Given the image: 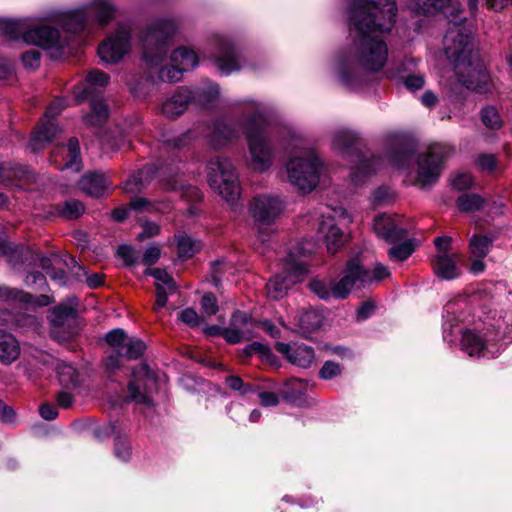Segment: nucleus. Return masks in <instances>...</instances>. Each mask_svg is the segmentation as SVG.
<instances>
[{
    "instance_id": "1",
    "label": "nucleus",
    "mask_w": 512,
    "mask_h": 512,
    "mask_svg": "<svg viewBox=\"0 0 512 512\" xmlns=\"http://www.w3.org/2000/svg\"><path fill=\"white\" fill-rule=\"evenodd\" d=\"M394 0H354L349 7L352 45L343 65L355 64L370 72L381 70L388 59V47L381 35L395 22Z\"/></svg>"
},
{
    "instance_id": "2",
    "label": "nucleus",
    "mask_w": 512,
    "mask_h": 512,
    "mask_svg": "<svg viewBox=\"0 0 512 512\" xmlns=\"http://www.w3.org/2000/svg\"><path fill=\"white\" fill-rule=\"evenodd\" d=\"M458 6L457 1L450 0V17ZM452 45L450 65L458 81L468 90L491 98L500 93L498 80L488 70V58L480 51L475 41L476 26L473 20L450 18Z\"/></svg>"
},
{
    "instance_id": "3",
    "label": "nucleus",
    "mask_w": 512,
    "mask_h": 512,
    "mask_svg": "<svg viewBox=\"0 0 512 512\" xmlns=\"http://www.w3.org/2000/svg\"><path fill=\"white\" fill-rule=\"evenodd\" d=\"M176 30L177 24L174 20L155 19L147 27L142 39L143 60L150 68H159V78L162 81L178 82L182 79L183 71L176 64L162 66Z\"/></svg>"
},
{
    "instance_id": "4",
    "label": "nucleus",
    "mask_w": 512,
    "mask_h": 512,
    "mask_svg": "<svg viewBox=\"0 0 512 512\" xmlns=\"http://www.w3.org/2000/svg\"><path fill=\"white\" fill-rule=\"evenodd\" d=\"M244 114L250 165L254 170L265 171L270 167L273 157V150L264 130L269 123L268 109L249 100L244 102Z\"/></svg>"
},
{
    "instance_id": "5",
    "label": "nucleus",
    "mask_w": 512,
    "mask_h": 512,
    "mask_svg": "<svg viewBox=\"0 0 512 512\" xmlns=\"http://www.w3.org/2000/svg\"><path fill=\"white\" fill-rule=\"evenodd\" d=\"M0 35L50 50L53 57L60 56L68 44V38L61 36L58 30L48 25H37L30 18L0 19Z\"/></svg>"
},
{
    "instance_id": "6",
    "label": "nucleus",
    "mask_w": 512,
    "mask_h": 512,
    "mask_svg": "<svg viewBox=\"0 0 512 512\" xmlns=\"http://www.w3.org/2000/svg\"><path fill=\"white\" fill-rule=\"evenodd\" d=\"M114 15L115 8L108 0H92L81 9L59 13L56 21L66 32L76 34L94 23L102 27L109 23Z\"/></svg>"
},
{
    "instance_id": "7",
    "label": "nucleus",
    "mask_w": 512,
    "mask_h": 512,
    "mask_svg": "<svg viewBox=\"0 0 512 512\" xmlns=\"http://www.w3.org/2000/svg\"><path fill=\"white\" fill-rule=\"evenodd\" d=\"M289 182L303 193H309L319 183L322 162L311 148H300L286 165Z\"/></svg>"
},
{
    "instance_id": "8",
    "label": "nucleus",
    "mask_w": 512,
    "mask_h": 512,
    "mask_svg": "<svg viewBox=\"0 0 512 512\" xmlns=\"http://www.w3.org/2000/svg\"><path fill=\"white\" fill-rule=\"evenodd\" d=\"M304 243L298 244L285 259L283 273L271 278L267 283V295L273 300L283 298L290 287L300 281L307 272L306 264L297 259L299 255L311 253L312 249L304 248Z\"/></svg>"
},
{
    "instance_id": "9",
    "label": "nucleus",
    "mask_w": 512,
    "mask_h": 512,
    "mask_svg": "<svg viewBox=\"0 0 512 512\" xmlns=\"http://www.w3.org/2000/svg\"><path fill=\"white\" fill-rule=\"evenodd\" d=\"M219 87L217 84H209L206 88H181L161 105V113L170 119H175L183 114L191 102H197L203 107H209L217 99Z\"/></svg>"
},
{
    "instance_id": "10",
    "label": "nucleus",
    "mask_w": 512,
    "mask_h": 512,
    "mask_svg": "<svg viewBox=\"0 0 512 512\" xmlns=\"http://www.w3.org/2000/svg\"><path fill=\"white\" fill-rule=\"evenodd\" d=\"M208 182L227 201H233L240 195L238 175L229 159L216 157L208 165Z\"/></svg>"
},
{
    "instance_id": "11",
    "label": "nucleus",
    "mask_w": 512,
    "mask_h": 512,
    "mask_svg": "<svg viewBox=\"0 0 512 512\" xmlns=\"http://www.w3.org/2000/svg\"><path fill=\"white\" fill-rule=\"evenodd\" d=\"M249 209L259 231H262L270 228L283 214L285 202L278 195L262 193L252 199Z\"/></svg>"
},
{
    "instance_id": "12",
    "label": "nucleus",
    "mask_w": 512,
    "mask_h": 512,
    "mask_svg": "<svg viewBox=\"0 0 512 512\" xmlns=\"http://www.w3.org/2000/svg\"><path fill=\"white\" fill-rule=\"evenodd\" d=\"M49 320L51 336L58 342L67 341L78 333L77 312L70 305L60 304L54 307Z\"/></svg>"
},
{
    "instance_id": "13",
    "label": "nucleus",
    "mask_w": 512,
    "mask_h": 512,
    "mask_svg": "<svg viewBox=\"0 0 512 512\" xmlns=\"http://www.w3.org/2000/svg\"><path fill=\"white\" fill-rule=\"evenodd\" d=\"M65 108L64 100L56 99L47 108L44 118L37 128L33 131L29 140V147L33 152H38L52 141L59 133L60 129L55 124L54 118Z\"/></svg>"
},
{
    "instance_id": "14",
    "label": "nucleus",
    "mask_w": 512,
    "mask_h": 512,
    "mask_svg": "<svg viewBox=\"0 0 512 512\" xmlns=\"http://www.w3.org/2000/svg\"><path fill=\"white\" fill-rule=\"evenodd\" d=\"M332 293L335 299H346L354 287L361 288L368 281V274L365 272L359 258L354 257L347 261L341 277L332 280Z\"/></svg>"
},
{
    "instance_id": "15",
    "label": "nucleus",
    "mask_w": 512,
    "mask_h": 512,
    "mask_svg": "<svg viewBox=\"0 0 512 512\" xmlns=\"http://www.w3.org/2000/svg\"><path fill=\"white\" fill-rule=\"evenodd\" d=\"M130 36L131 28L129 25H118L116 32L107 37L98 47L101 60L110 64L119 62L130 51Z\"/></svg>"
},
{
    "instance_id": "16",
    "label": "nucleus",
    "mask_w": 512,
    "mask_h": 512,
    "mask_svg": "<svg viewBox=\"0 0 512 512\" xmlns=\"http://www.w3.org/2000/svg\"><path fill=\"white\" fill-rule=\"evenodd\" d=\"M444 154L445 148L435 144L430 146L427 152L419 155L416 184L426 186L439 177Z\"/></svg>"
},
{
    "instance_id": "17",
    "label": "nucleus",
    "mask_w": 512,
    "mask_h": 512,
    "mask_svg": "<svg viewBox=\"0 0 512 512\" xmlns=\"http://www.w3.org/2000/svg\"><path fill=\"white\" fill-rule=\"evenodd\" d=\"M256 323L242 311H235L229 326L221 330V336L230 344L248 341L256 336Z\"/></svg>"
},
{
    "instance_id": "18",
    "label": "nucleus",
    "mask_w": 512,
    "mask_h": 512,
    "mask_svg": "<svg viewBox=\"0 0 512 512\" xmlns=\"http://www.w3.org/2000/svg\"><path fill=\"white\" fill-rule=\"evenodd\" d=\"M320 223L319 230L324 234L327 250L329 253H336L344 243V235L341 229L336 225L335 220L350 222L351 219L347 212L342 209H333Z\"/></svg>"
},
{
    "instance_id": "19",
    "label": "nucleus",
    "mask_w": 512,
    "mask_h": 512,
    "mask_svg": "<svg viewBox=\"0 0 512 512\" xmlns=\"http://www.w3.org/2000/svg\"><path fill=\"white\" fill-rule=\"evenodd\" d=\"M154 373L148 365L140 364L133 369V380L128 384L127 400L137 404L149 405L151 400L147 394L146 386L148 382H154Z\"/></svg>"
},
{
    "instance_id": "20",
    "label": "nucleus",
    "mask_w": 512,
    "mask_h": 512,
    "mask_svg": "<svg viewBox=\"0 0 512 512\" xmlns=\"http://www.w3.org/2000/svg\"><path fill=\"white\" fill-rule=\"evenodd\" d=\"M275 348L279 353L284 355L290 363L302 368L310 367L315 360L313 348L304 343L277 342Z\"/></svg>"
},
{
    "instance_id": "21",
    "label": "nucleus",
    "mask_w": 512,
    "mask_h": 512,
    "mask_svg": "<svg viewBox=\"0 0 512 512\" xmlns=\"http://www.w3.org/2000/svg\"><path fill=\"white\" fill-rule=\"evenodd\" d=\"M217 50L213 56L217 68L229 74L240 69L236 51L228 39L219 37L216 40Z\"/></svg>"
},
{
    "instance_id": "22",
    "label": "nucleus",
    "mask_w": 512,
    "mask_h": 512,
    "mask_svg": "<svg viewBox=\"0 0 512 512\" xmlns=\"http://www.w3.org/2000/svg\"><path fill=\"white\" fill-rule=\"evenodd\" d=\"M373 229L381 238L389 242H395L406 236V230L403 228L399 219L388 214H382L374 219Z\"/></svg>"
},
{
    "instance_id": "23",
    "label": "nucleus",
    "mask_w": 512,
    "mask_h": 512,
    "mask_svg": "<svg viewBox=\"0 0 512 512\" xmlns=\"http://www.w3.org/2000/svg\"><path fill=\"white\" fill-rule=\"evenodd\" d=\"M110 186V180L99 172L87 173L79 181L80 189L92 197L103 196Z\"/></svg>"
},
{
    "instance_id": "24",
    "label": "nucleus",
    "mask_w": 512,
    "mask_h": 512,
    "mask_svg": "<svg viewBox=\"0 0 512 512\" xmlns=\"http://www.w3.org/2000/svg\"><path fill=\"white\" fill-rule=\"evenodd\" d=\"M109 79V76L100 70L90 71L82 84L81 91H75L76 97L83 100L97 95L101 89L108 85Z\"/></svg>"
},
{
    "instance_id": "25",
    "label": "nucleus",
    "mask_w": 512,
    "mask_h": 512,
    "mask_svg": "<svg viewBox=\"0 0 512 512\" xmlns=\"http://www.w3.org/2000/svg\"><path fill=\"white\" fill-rule=\"evenodd\" d=\"M0 300L10 301L15 300L30 306L44 307L48 306L52 300L47 295H40L37 297L32 296L22 290L9 288L7 286H0Z\"/></svg>"
},
{
    "instance_id": "26",
    "label": "nucleus",
    "mask_w": 512,
    "mask_h": 512,
    "mask_svg": "<svg viewBox=\"0 0 512 512\" xmlns=\"http://www.w3.org/2000/svg\"><path fill=\"white\" fill-rule=\"evenodd\" d=\"M436 254L432 259V266L435 274L442 280L448 279V238L437 237L434 240Z\"/></svg>"
},
{
    "instance_id": "27",
    "label": "nucleus",
    "mask_w": 512,
    "mask_h": 512,
    "mask_svg": "<svg viewBox=\"0 0 512 512\" xmlns=\"http://www.w3.org/2000/svg\"><path fill=\"white\" fill-rule=\"evenodd\" d=\"M20 346L17 339L10 333L0 330V361L10 364L18 359Z\"/></svg>"
},
{
    "instance_id": "28",
    "label": "nucleus",
    "mask_w": 512,
    "mask_h": 512,
    "mask_svg": "<svg viewBox=\"0 0 512 512\" xmlns=\"http://www.w3.org/2000/svg\"><path fill=\"white\" fill-rule=\"evenodd\" d=\"M479 119L482 125L490 131H498L504 126L500 109L493 104H485L480 108Z\"/></svg>"
},
{
    "instance_id": "29",
    "label": "nucleus",
    "mask_w": 512,
    "mask_h": 512,
    "mask_svg": "<svg viewBox=\"0 0 512 512\" xmlns=\"http://www.w3.org/2000/svg\"><path fill=\"white\" fill-rule=\"evenodd\" d=\"M12 179L25 180L27 183H32L35 181V175L24 166L0 162V180L10 181Z\"/></svg>"
},
{
    "instance_id": "30",
    "label": "nucleus",
    "mask_w": 512,
    "mask_h": 512,
    "mask_svg": "<svg viewBox=\"0 0 512 512\" xmlns=\"http://www.w3.org/2000/svg\"><path fill=\"white\" fill-rule=\"evenodd\" d=\"M154 172V166H148L132 174L124 184V191L127 193H135L142 190L147 186Z\"/></svg>"
},
{
    "instance_id": "31",
    "label": "nucleus",
    "mask_w": 512,
    "mask_h": 512,
    "mask_svg": "<svg viewBox=\"0 0 512 512\" xmlns=\"http://www.w3.org/2000/svg\"><path fill=\"white\" fill-rule=\"evenodd\" d=\"M171 62L184 72L197 66L198 56L195 51L187 47H180L172 52Z\"/></svg>"
},
{
    "instance_id": "32",
    "label": "nucleus",
    "mask_w": 512,
    "mask_h": 512,
    "mask_svg": "<svg viewBox=\"0 0 512 512\" xmlns=\"http://www.w3.org/2000/svg\"><path fill=\"white\" fill-rule=\"evenodd\" d=\"M460 346L468 355L479 356L484 351L485 342L478 334L468 331L463 334Z\"/></svg>"
},
{
    "instance_id": "33",
    "label": "nucleus",
    "mask_w": 512,
    "mask_h": 512,
    "mask_svg": "<svg viewBox=\"0 0 512 512\" xmlns=\"http://www.w3.org/2000/svg\"><path fill=\"white\" fill-rule=\"evenodd\" d=\"M359 137L352 131L346 129L337 130L333 135V148L345 152L359 143Z\"/></svg>"
},
{
    "instance_id": "34",
    "label": "nucleus",
    "mask_w": 512,
    "mask_h": 512,
    "mask_svg": "<svg viewBox=\"0 0 512 512\" xmlns=\"http://www.w3.org/2000/svg\"><path fill=\"white\" fill-rule=\"evenodd\" d=\"M485 200L478 194L464 193L456 200L457 209L464 213H473L481 210L485 205Z\"/></svg>"
},
{
    "instance_id": "35",
    "label": "nucleus",
    "mask_w": 512,
    "mask_h": 512,
    "mask_svg": "<svg viewBox=\"0 0 512 512\" xmlns=\"http://www.w3.org/2000/svg\"><path fill=\"white\" fill-rule=\"evenodd\" d=\"M63 168L78 172L81 169L80 147L77 138H71L67 144Z\"/></svg>"
},
{
    "instance_id": "36",
    "label": "nucleus",
    "mask_w": 512,
    "mask_h": 512,
    "mask_svg": "<svg viewBox=\"0 0 512 512\" xmlns=\"http://www.w3.org/2000/svg\"><path fill=\"white\" fill-rule=\"evenodd\" d=\"M322 325V316L313 310L301 312L298 316V326L303 333H311Z\"/></svg>"
},
{
    "instance_id": "37",
    "label": "nucleus",
    "mask_w": 512,
    "mask_h": 512,
    "mask_svg": "<svg viewBox=\"0 0 512 512\" xmlns=\"http://www.w3.org/2000/svg\"><path fill=\"white\" fill-rule=\"evenodd\" d=\"M108 118V108L102 101L91 102V112L84 117L89 126H99Z\"/></svg>"
},
{
    "instance_id": "38",
    "label": "nucleus",
    "mask_w": 512,
    "mask_h": 512,
    "mask_svg": "<svg viewBox=\"0 0 512 512\" xmlns=\"http://www.w3.org/2000/svg\"><path fill=\"white\" fill-rule=\"evenodd\" d=\"M412 158V151L405 144H399L396 149L389 153L388 161L396 168H406Z\"/></svg>"
},
{
    "instance_id": "39",
    "label": "nucleus",
    "mask_w": 512,
    "mask_h": 512,
    "mask_svg": "<svg viewBox=\"0 0 512 512\" xmlns=\"http://www.w3.org/2000/svg\"><path fill=\"white\" fill-rule=\"evenodd\" d=\"M200 250V243L189 236H179L177 239L178 256L183 259L193 257Z\"/></svg>"
},
{
    "instance_id": "40",
    "label": "nucleus",
    "mask_w": 512,
    "mask_h": 512,
    "mask_svg": "<svg viewBox=\"0 0 512 512\" xmlns=\"http://www.w3.org/2000/svg\"><path fill=\"white\" fill-rule=\"evenodd\" d=\"M57 374L61 385L65 387L76 386L79 383V376L76 369L67 363L57 365Z\"/></svg>"
},
{
    "instance_id": "41",
    "label": "nucleus",
    "mask_w": 512,
    "mask_h": 512,
    "mask_svg": "<svg viewBox=\"0 0 512 512\" xmlns=\"http://www.w3.org/2000/svg\"><path fill=\"white\" fill-rule=\"evenodd\" d=\"M417 242L415 240H408L401 244L395 245L388 250L390 259L395 261L406 260L415 250Z\"/></svg>"
},
{
    "instance_id": "42",
    "label": "nucleus",
    "mask_w": 512,
    "mask_h": 512,
    "mask_svg": "<svg viewBox=\"0 0 512 512\" xmlns=\"http://www.w3.org/2000/svg\"><path fill=\"white\" fill-rule=\"evenodd\" d=\"M332 283V279L325 280L315 278L309 282L308 286L310 291L317 295L320 299L328 300L330 298H333Z\"/></svg>"
},
{
    "instance_id": "43",
    "label": "nucleus",
    "mask_w": 512,
    "mask_h": 512,
    "mask_svg": "<svg viewBox=\"0 0 512 512\" xmlns=\"http://www.w3.org/2000/svg\"><path fill=\"white\" fill-rule=\"evenodd\" d=\"M446 0H413V10L418 14L432 15L445 6Z\"/></svg>"
},
{
    "instance_id": "44",
    "label": "nucleus",
    "mask_w": 512,
    "mask_h": 512,
    "mask_svg": "<svg viewBox=\"0 0 512 512\" xmlns=\"http://www.w3.org/2000/svg\"><path fill=\"white\" fill-rule=\"evenodd\" d=\"M492 242L493 240L487 236L474 235L470 239V250L473 255L483 258L488 254Z\"/></svg>"
},
{
    "instance_id": "45",
    "label": "nucleus",
    "mask_w": 512,
    "mask_h": 512,
    "mask_svg": "<svg viewBox=\"0 0 512 512\" xmlns=\"http://www.w3.org/2000/svg\"><path fill=\"white\" fill-rule=\"evenodd\" d=\"M128 340V336L122 329H114L107 333L106 341L109 346L112 348L113 352L121 355L124 353V346Z\"/></svg>"
},
{
    "instance_id": "46",
    "label": "nucleus",
    "mask_w": 512,
    "mask_h": 512,
    "mask_svg": "<svg viewBox=\"0 0 512 512\" xmlns=\"http://www.w3.org/2000/svg\"><path fill=\"white\" fill-rule=\"evenodd\" d=\"M7 253L4 254L8 257V262L11 264L13 268L18 267L19 265L24 264L29 255V251L23 246H12L7 243Z\"/></svg>"
},
{
    "instance_id": "47",
    "label": "nucleus",
    "mask_w": 512,
    "mask_h": 512,
    "mask_svg": "<svg viewBox=\"0 0 512 512\" xmlns=\"http://www.w3.org/2000/svg\"><path fill=\"white\" fill-rule=\"evenodd\" d=\"M84 211V204L76 199L66 200L60 210L61 214L68 219H76L80 217Z\"/></svg>"
},
{
    "instance_id": "48",
    "label": "nucleus",
    "mask_w": 512,
    "mask_h": 512,
    "mask_svg": "<svg viewBox=\"0 0 512 512\" xmlns=\"http://www.w3.org/2000/svg\"><path fill=\"white\" fill-rule=\"evenodd\" d=\"M378 162L379 159L375 157L362 160L360 165L357 167V170L351 174L352 181L356 184L360 183L363 180L362 175L366 176L374 172L375 166Z\"/></svg>"
},
{
    "instance_id": "49",
    "label": "nucleus",
    "mask_w": 512,
    "mask_h": 512,
    "mask_svg": "<svg viewBox=\"0 0 512 512\" xmlns=\"http://www.w3.org/2000/svg\"><path fill=\"white\" fill-rule=\"evenodd\" d=\"M124 347V353H121V355L128 360L139 358L146 348L144 342L141 340H133L130 338H128Z\"/></svg>"
},
{
    "instance_id": "50",
    "label": "nucleus",
    "mask_w": 512,
    "mask_h": 512,
    "mask_svg": "<svg viewBox=\"0 0 512 512\" xmlns=\"http://www.w3.org/2000/svg\"><path fill=\"white\" fill-rule=\"evenodd\" d=\"M149 274L154 277L155 283L167 284L170 292H176L177 286L173 278L165 271L159 268L150 269Z\"/></svg>"
},
{
    "instance_id": "51",
    "label": "nucleus",
    "mask_w": 512,
    "mask_h": 512,
    "mask_svg": "<svg viewBox=\"0 0 512 512\" xmlns=\"http://www.w3.org/2000/svg\"><path fill=\"white\" fill-rule=\"evenodd\" d=\"M368 274V281H365V285L371 284L375 281H380L390 276L388 267L381 263H376L372 270L365 269Z\"/></svg>"
},
{
    "instance_id": "52",
    "label": "nucleus",
    "mask_w": 512,
    "mask_h": 512,
    "mask_svg": "<svg viewBox=\"0 0 512 512\" xmlns=\"http://www.w3.org/2000/svg\"><path fill=\"white\" fill-rule=\"evenodd\" d=\"M115 456L121 461H128L131 457V445L126 438H117L114 449Z\"/></svg>"
},
{
    "instance_id": "53",
    "label": "nucleus",
    "mask_w": 512,
    "mask_h": 512,
    "mask_svg": "<svg viewBox=\"0 0 512 512\" xmlns=\"http://www.w3.org/2000/svg\"><path fill=\"white\" fill-rule=\"evenodd\" d=\"M474 183L473 176L467 171H461L455 174L451 185L458 190H465L472 187Z\"/></svg>"
},
{
    "instance_id": "54",
    "label": "nucleus",
    "mask_w": 512,
    "mask_h": 512,
    "mask_svg": "<svg viewBox=\"0 0 512 512\" xmlns=\"http://www.w3.org/2000/svg\"><path fill=\"white\" fill-rule=\"evenodd\" d=\"M130 209L137 212L160 211V209L146 198L134 197L130 200Z\"/></svg>"
},
{
    "instance_id": "55",
    "label": "nucleus",
    "mask_w": 512,
    "mask_h": 512,
    "mask_svg": "<svg viewBox=\"0 0 512 512\" xmlns=\"http://www.w3.org/2000/svg\"><path fill=\"white\" fill-rule=\"evenodd\" d=\"M481 171L492 173L497 169V159L493 154H481L476 160Z\"/></svg>"
},
{
    "instance_id": "56",
    "label": "nucleus",
    "mask_w": 512,
    "mask_h": 512,
    "mask_svg": "<svg viewBox=\"0 0 512 512\" xmlns=\"http://www.w3.org/2000/svg\"><path fill=\"white\" fill-rule=\"evenodd\" d=\"M237 136L236 129L229 124L226 123H218L214 130V137L223 138L224 141H229Z\"/></svg>"
},
{
    "instance_id": "57",
    "label": "nucleus",
    "mask_w": 512,
    "mask_h": 512,
    "mask_svg": "<svg viewBox=\"0 0 512 512\" xmlns=\"http://www.w3.org/2000/svg\"><path fill=\"white\" fill-rule=\"evenodd\" d=\"M156 288V303L154 310H158L160 308H163L166 303L169 295L174 294L175 292H170L168 290L167 284H161V283H155Z\"/></svg>"
},
{
    "instance_id": "58",
    "label": "nucleus",
    "mask_w": 512,
    "mask_h": 512,
    "mask_svg": "<svg viewBox=\"0 0 512 512\" xmlns=\"http://www.w3.org/2000/svg\"><path fill=\"white\" fill-rule=\"evenodd\" d=\"M203 313L208 316L215 315L218 311L217 299L212 293H206L201 299Z\"/></svg>"
},
{
    "instance_id": "59",
    "label": "nucleus",
    "mask_w": 512,
    "mask_h": 512,
    "mask_svg": "<svg viewBox=\"0 0 512 512\" xmlns=\"http://www.w3.org/2000/svg\"><path fill=\"white\" fill-rule=\"evenodd\" d=\"M340 373H341L340 365L333 361H326L323 364V366L319 372L320 377L325 380H330V379L340 375Z\"/></svg>"
},
{
    "instance_id": "60",
    "label": "nucleus",
    "mask_w": 512,
    "mask_h": 512,
    "mask_svg": "<svg viewBox=\"0 0 512 512\" xmlns=\"http://www.w3.org/2000/svg\"><path fill=\"white\" fill-rule=\"evenodd\" d=\"M243 353L246 357H251L254 354H259L261 357H268L270 349L262 343L253 342L244 348Z\"/></svg>"
},
{
    "instance_id": "61",
    "label": "nucleus",
    "mask_w": 512,
    "mask_h": 512,
    "mask_svg": "<svg viewBox=\"0 0 512 512\" xmlns=\"http://www.w3.org/2000/svg\"><path fill=\"white\" fill-rule=\"evenodd\" d=\"M226 384L235 391H240L242 394H247L251 391L250 385H245L243 380L236 375L228 376L226 378Z\"/></svg>"
},
{
    "instance_id": "62",
    "label": "nucleus",
    "mask_w": 512,
    "mask_h": 512,
    "mask_svg": "<svg viewBox=\"0 0 512 512\" xmlns=\"http://www.w3.org/2000/svg\"><path fill=\"white\" fill-rule=\"evenodd\" d=\"M117 252L126 264L134 265L137 262V255L131 246L121 245L119 246Z\"/></svg>"
},
{
    "instance_id": "63",
    "label": "nucleus",
    "mask_w": 512,
    "mask_h": 512,
    "mask_svg": "<svg viewBox=\"0 0 512 512\" xmlns=\"http://www.w3.org/2000/svg\"><path fill=\"white\" fill-rule=\"evenodd\" d=\"M161 251L160 248L157 246H150L146 249V251L143 254L142 262L146 266H151L155 264L159 257H160Z\"/></svg>"
},
{
    "instance_id": "64",
    "label": "nucleus",
    "mask_w": 512,
    "mask_h": 512,
    "mask_svg": "<svg viewBox=\"0 0 512 512\" xmlns=\"http://www.w3.org/2000/svg\"><path fill=\"white\" fill-rule=\"evenodd\" d=\"M179 319L191 326V327H195L199 324V316L197 314V312L192 309V308H187V309H184L183 311H181L180 315H179Z\"/></svg>"
}]
</instances>
